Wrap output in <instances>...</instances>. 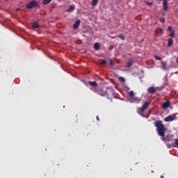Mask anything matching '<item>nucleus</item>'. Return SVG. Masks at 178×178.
Returning a JSON list of instances; mask_svg holds the SVG:
<instances>
[{
  "mask_svg": "<svg viewBox=\"0 0 178 178\" xmlns=\"http://www.w3.org/2000/svg\"><path fill=\"white\" fill-rule=\"evenodd\" d=\"M161 69H163V70H167L168 68L166 67V65H167L166 61H161Z\"/></svg>",
  "mask_w": 178,
  "mask_h": 178,
  "instance_id": "f8f14e48",
  "label": "nucleus"
},
{
  "mask_svg": "<svg viewBox=\"0 0 178 178\" xmlns=\"http://www.w3.org/2000/svg\"><path fill=\"white\" fill-rule=\"evenodd\" d=\"M156 33H157V34H163V30H162L161 28H157L156 29Z\"/></svg>",
  "mask_w": 178,
  "mask_h": 178,
  "instance_id": "dca6fc26",
  "label": "nucleus"
},
{
  "mask_svg": "<svg viewBox=\"0 0 178 178\" xmlns=\"http://www.w3.org/2000/svg\"><path fill=\"white\" fill-rule=\"evenodd\" d=\"M97 94L101 97H106V90L104 89H98Z\"/></svg>",
  "mask_w": 178,
  "mask_h": 178,
  "instance_id": "0eeeda50",
  "label": "nucleus"
},
{
  "mask_svg": "<svg viewBox=\"0 0 178 178\" xmlns=\"http://www.w3.org/2000/svg\"><path fill=\"white\" fill-rule=\"evenodd\" d=\"M132 65H133V60H129L127 63V67H131Z\"/></svg>",
  "mask_w": 178,
  "mask_h": 178,
  "instance_id": "4be33fe9",
  "label": "nucleus"
},
{
  "mask_svg": "<svg viewBox=\"0 0 178 178\" xmlns=\"http://www.w3.org/2000/svg\"><path fill=\"white\" fill-rule=\"evenodd\" d=\"M149 104L150 103L148 102H145L141 108H138V111L141 112V113H144L145 112V110L148 108V106H149Z\"/></svg>",
  "mask_w": 178,
  "mask_h": 178,
  "instance_id": "20e7f679",
  "label": "nucleus"
},
{
  "mask_svg": "<svg viewBox=\"0 0 178 178\" xmlns=\"http://www.w3.org/2000/svg\"><path fill=\"white\" fill-rule=\"evenodd\" d=\"M160 22H161V23H165V18H161V19H160Z\"/></svg>",
  "mask_w": 178,
  "mask_h": 178,
  "instance_id": "c756f323",
  "label": "nucleus"
},
{
  "mask_svg": "<svg viewBox=\"0 0 178 178\" xmlns=\"http://www.w3.org/2000/svg\"><path fill=\"white\" fill-rule=\"evenodd\" d=\"M74 10V5H70L69 9L67 10V12H72Z\"/></svg>",
  "mask_w": 178,
  "mask_h": 178,
  "instance_id": "f3484780",
  "label": "nucleus"
},
{
  "mask_svg": "<svg viewBox=\"0 0 178 178\" xmlns=\"http://www.w3.org/2000/svg\"><path fill=\"white\" fill-rule=\"evenodd\" d=\"M154 126L156 127V131L160 136L161 140L162 141H165L166 143H170L173 140V136L169 134L165 136V131H166V128H165V125L162 123V121L159 120L154 122Z\"/></svg>",
  "mask_w": 178,
  "mask_h": 178,
  "instance_id": "f257e3e1",
  "label": "nucleus"
},
{
  "mask_svg": "<svg viewBox=\"0 0 178 178\" xmlns=\"http://www.w3.org/2000/svg\"><path fill=\"white\" fill-rule=\"evenodd\" d=\"M177 63H178V58H177Z\"/></svg>",
  "mask_w": 178,
  "mask_h": 178,
  "instance_id": "72a5a7b5",
  "label": "nucleus"
},
{
  "mask_svg": "<svg viewBox=\"0 0 178 178\" xmlns=\"http://www.w3.org/2000/svg\"><path fill=\"white\" fill-rule=\"evenodd\" d=\"M163 10H168V0H163Z\"/></svg>",
  "mask_w": 178,
  "mask_h": 178,
  "instance_id": "9d476101",
  "label": "nucleus"
},
{
  "mask_svg": "<svg viewBox=\"0 0 178 178\" xmlns=\"http://www.w3.org/2000/svg\"><path fill=\"white\" fill-rule=\"evenodd\" d=\"M93 48L95 49V51H99V48H100L99 43L95 42L94 44Z\"/></svg>",
  "mask_w": 178,
  "mask_h": 178,
  "instance_id": "ddd939ff",
  "label": "nucleus"
},
{
  "mask_svg": "<svg viewBox=\"0 0 178 178\" xmlns=\"http://www.w3.org/2000/svg\"><path fill=\"white\" fill-rule=\"evenodd\" d=\"M167 31H173V30H172V26H168Z\"/></svg>",
  "mask_w": 178,
  "mask_h": 178,
  "instance_id": "c85d7f7f",
  "label": "nucleus"
},
{
  "mask_svg": "<svg viewBox=\"0 0 178 178\" xmlns=\"http://www.w3.org/2000/svg\"><path fill=\"white\" fill-rule=\"evenodd\" d=\"M51 1H52V0H43L42 3H43V5H48V3H49Z\"/></svg>",
  "mask_w": 178,
  "mask_h": 178,
  "instance_id": "412c9836",
  "label": "nucleus"
},
{
  "mask_svg": "<svg viewBox=\"0 0 178 178\" xmlns=\"http://www.w3.org/2000/svg\"><path fill=\"white\" fill-rule=\"evenodd\" d=\"M89 84L90 86H91L92 87H98V83H97L95 81H89Z\"/></svg>",
  "mask_w": 178,
  "mask_h": 178,
  "instance_id": "2eb2a0df",
  "label": "nucleus"
},
{
  "mask_svg": "<svg viewBox=\"0 0 178 178\" xmlns=\"http://www.w3.org/2000/svg\"><path fill=\"white\" fill-rule=\"evenodd\" d=\"M96 119H97V122H99V116L97 115V116L96 117Z\"/></svg>",
  "mask_w": 178,
  "mask_h": 178,
  "instance_id": "2f4dec72",
  "label": "nucleus"
},
{
  "mask_svg": "<svg viewBox=\"0 0 178 178\" xmlns=\"http://www.w3.org/2000/svg\"><path fill=\"white\" fill-rule=\"evenodd\" d=\"M98 3V0H92L91 5L92 6H97Z\"/></svg>",
  "mask_w": 178,
  "mask_h": 178,
  "instance_id": "aec40b11",
  "label": "nucleus"
},
{
  "mask_svg": "<svg viewBox=\"0 0 178 178\" xmlns=\"http://www.w3.org/2000/svg\"><path fill=\"white\" fill-rule=\"evenodd\" d=\"M40 4L37 1H31L26 5V9H33V8H38Z\"/></svg>",
  "mask_w": 178,
  "mask_h": 178,
  "instance_id": "7ed1b4c3",
  "label": "nucleus"
},
{
  "mask_svg": "<svg viewBox=\"0 0 178 178\" xmlns=\"http://www.w3.org/2000/svg\"><path fill=\"white\" fill-rule=\"evenodd\" d=\"M176 115H178V113L172 114V115L167 116L164 119V122H173V120H176Z\"/></svg>",
  "mask_w": 178,
  "mask_h": 178,
  "instance_id": "423d86ee",
  "label": "nucleus"
},
{
  "mask_svg": "<svg viewBox=\"0 0 178 178\" xmlns=\"http://www.w3.org/2000/svg\"><path fill=\"white\" fill-rule=\"evenodd\" d=\"M115 95V91L111 87H107L106 88V97L108 99H112Z\"/></svg>",
  "mask_w": 178,
  "mask_h": 178,
  "instance_id": "f03ea898",
  "label": "nucleus"
},
{
  "mask_svg": "<svg viewBox=\"0 0 178 178\" xmlns=\"http://www.w3.org/2000/svg\"><path fill=\"white\" fill-rule=\"evenodd\" d=\"M119 80L121 81V83H124V81H125L124 78H123L122 76L119 78Z\"/></svg>",
  "mask_w": 178,
  "mask_h": 178,
  "instance_id": "cd10ccee",
  "label": "nucleus"
},
{
  "mask_svg": "<svg viewBox=\"0 0 178 178\" xmlns=\"http://www.w3.org/2000/svg\"><path fill=\"white\" fill-rule=\"evenodd\" d=\"M80 26V19H78L75 22V23L73 25L74 29H79V26Z\"/></svg>",
  "mask_w": 178,
  "mask_h": 178,
  "instance_id": "9b49d317",
  "label": "nucleus"
},
{
  "mask_svg": "<svg viewBox=\"0 0 178 178\" xmlns=\"http://www.w3.org/2000/svg\"><path fill=\"white\" fill-rule=\"evenodd\" d=\"M169 35L170 37H175V31H171Z\"/></svg>",
  "mask_w": 178,
  "mask_h": 178,
  "instance_id": "a878e982",
  "label": "nucleus"
},
{
  "mask_svg": "<svg viewBox=\"0 0 178 178\" xmlns=\"http://www.w3.org/2000/svg\"><path fill=\"white\" fill-rule=\"evenodd\" d=\"M32 27L33 29H38L40 27V24H38L37 22H33L32 24Z\"/></svg>",
  "mask_w": 178,
  "mask_h": 178,
  "instance_id": "a211bd4d",
  "label": "nucleus"
},
{
  "mask_svg": "<svg viewBox=\"0 0 178 178\" xmlns=\"http://www.w3.org/2000/svg\"><path fill=\"white\" fill-rule=\"evenodd\" d=\"M129 102L131 104H140V102H141V99L134 96L133 97H130L129 99Z\"/></svg>",
  "mask_w": 178,
  "mask_h": 178,
  "instance_id": "39448f33",
  "label": "nucleus"
},
{
  "mask_svg": "<svg viewBox=\"0 0 178 178\" xmlns=\"http://www.w3.org/2000/svg\"><path fill=\"white\" fill-rule=\"evenodd\" d=\"M147 92L149 94H155L156 92V88H154L153 86H151L148 88Z\"/></svg>",
  "mask_w": 178,
  "mask_h": 178,
  "instance_id": "6e6552de",
  "label": "nucleus"
},
{
  "mask_svg": "<svg viewBox=\"0 0 178 178\" xmlns=\"http://www.w3.org/2000/svg\"><path fill=\"white\" fill-rule=\"evenodd\" d=\"M175 147H176L177 148H178V139H175Z\"/></svg>",
  "mask_w": 178,
  "mask_h": 178,
  "instance_id": "393cba45",
  "label": "nucleus"
},
{
  "mask_svg": "<svg viewBox=\"0 0 178 178\" xmlns=\"http://www.w3.org/2000/svg\"><path fill=\"white\" fill-rule=\"evenodd\" d=\"M173 44V39L169 38L168 40V47H170Z\"/></svg>",
  "mask_w": 178,
  "mask_h": 178,
  "instance_id": "4468645a",
  "label": "nucleus"
},
{
  "mask_svg": "<svg viewBox=\"0 0 178 178\" xmlns=\"http://www.w3.org/2000/svg\"><path fill=\"white\" fill-rule=\"evenodd\" d=\"M154 59H156V60H161L162 58H161L159 56H154Z\"/></svg>",
  "mask_w": 178,
  "mask_h": 178,
  "instance_id": "b1692460",
  "label": "nucleus"
},
{
  "mask_svg": "<svg viewBox=\"0 0 178 178\" xmlns=\"http://www.w3.org/2000/svg\"><path fill=\"white\" fill-rule=\"evenodd\" d=\"M90 90H92V91H93V92L98 94V89H97V86H93V87L90 88Z\"/></svg>",
  "mask_w": 178,
  "mask_h": 178,
  "instance_id": "6ab92c4d",
  "label": "nucleus"
},
{
  "mask_svg": "<svg viewBox=\"0 0 178 178\" xmlns=\"http://www.w3.org/2000/svg\"><path fill=\"white\" fill-rule=\"evenodd\" d=\"M120 38L121 40H125V38H124V36H123V35H120Z\"/></svg>",
  "mask_w": 178,
  "mask_h": 178,
  "instance_id": "7c9ffc66",
  "label": "nucleus"
},
{
  "mask_svg": "<svg viewBox=\"0 0 178 178\" xmlns=\"http://www.w3.org/2000/svg\"><path fill=\"white\" fill-rule=\"evenodd\" d=\"M161 178H165V177H163V175H161Z\"/></svg>",
  "mask_w": 178,
  "mask_h": 178,
  "instance_id": "473e14b6",
  "label": "nucleus"
},
{
  "mask_svg": "<svg viewBox=\"0 0 178 178\" xmlns=\"http://www.w3.org/2000/svg\"><path fill=\"white\" fill-rule=\"evenodd\" d=\"M129 97H131V98H132L133 97H134V92L133 90L130 91L129 92Z\"/></svg>",
  "mask_w": 178,
  "mask_h": 178,
  "instance_id": "5701e85b",
  "label": "nucleus"
},
{
  "mask_svg": "<svg viewBox=\"0 0 178 178\" xmlns=\"http://www.w3.org/2000/svg\"><path fill=\"white\" fill-rule=\"evenodd\" d=\"M170 106V102L167 101L166 102L162 104L163 109H168V108Z\"/></svg>",
  "mask_w": 178,
  "mask_h": 178,
  "instance_id": "1a4fd4ad",
  "label": "nucleus"
},
{
  "mask_svg": "<svg viewBox=\"0 0 178 178\" xmlns=\"http://www.w3.org/2000/svg\"><path fill=\"white\" fill-rule=\"evenodd\" d=\"M100 65H106V60H102L100 61Z\"/></svg>",
  "mask_w": 178,
  "mask_h": 178,
  "instance_id": "bb28decb",
  "label": "nucleus"
}]
</instances>
